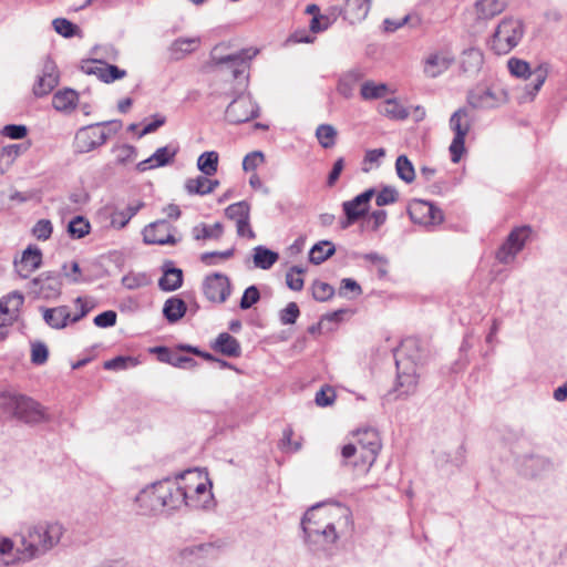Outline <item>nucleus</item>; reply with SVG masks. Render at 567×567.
I'll return each instance as SVG.
<instances>
[{"mask_svg": "<svg viewBox=\"0 0 567 567\" xmlns=\"http://www.w3.org/2000/svg\"><path fill=\"white\" fill-rule=\"evenodd\" d=\"M303 540L317 555L330 556L333 545L352 529L351 512L340 504H317L301 519Z\"/></svg>", "mask_w": 567, "mask_h": 567, "instance_id": "nucleus-1", "label": "nucleus"}, {"mask_svg": "<svg viewBox=\"0 0 567 567\" xmlns=\"http://www.w3.org/2000/svg\"><path fill=\"white\" fill-rule=\"evenodd\" d=\"M63 533L64 528L58 522L31 526L21 538L20 559L31 560L47 554L60 543Z\"/></svg>", "mask_w": 567, "mask_h": 567, "instance_id": "nucleus-2", "label": "nucleus"}, {"mask_svg": "<svg viewBox=\"0 0 567 567\" xmlns=\"http://www.w3.org/2000/svg\"><path fill=\"white\" fill-rule=\"evenodd\" d=\"M358 436V445L349 443L342 446L341 456L344 464L351 461L353 467H362L365 472L374 464L377 456L382 447L381 439L377 430L363 429L355 434Z\"/></svg>", "mask_w": 567, "mask_h": 567, "instance_id": "nucleus-3", "label": "nucleus"}, {"mask_svg": "<svg viewBox=\"0 0 567 567\" xmlns=\"http://www.w3.org/2000/svg\"><path fill=\"white\" fill-rule=\"evenodd\" d=\"M417 349V340L408 338L394 351L396 367V382L394 392L396 398L413 394L417 386L416 359L419 357L408 354L409 351Z\"/></svg>", "mask_w": 567, "mask_h": 567, "instance_id": "nucleus-4", "label": "nucleus"}, {"mask_svg": "<svg viewBox=\"0 0 567 567\" xmlns=\"http://www.w3.org/2000/svg\"><path fill=\"white\" fill-rule=\"evenodd\" d=\"M122 127L118 120L105 121L80 128L75 134L74 147L78 153H89L102 146Z\"/></svg>", "mask_w": 567, "mask_h": 567, "instance_id": "nucleus-5", "label": "nucleus"}, {"mask_svg": "<svg viewBox=\"0 0 567 567\" xmlns=\"http://www.w3.org/2000/svg\"><path fill=\"white\" fill-rule=\"evenodd\" d=\"M224 44H217L210 52V62L220 71H229L234 79H238L246 71L247 61L251 60L257 50L241 49L231 53H224Z\"/></svg>", "mask_w": 567, "mask_h": 567, "instance_id": "nucleus-6", "label": "nucleus"}, {"mask_svg": "<svg viewBox=\"0 0 567 567\" xmlns=\"http://www.w3.org/2000/svg\"><path fill=\"white\" fill-rule=\"evenodd\" d=\"M523 23L520 20L505 18L496 28L491 47L496 54H506L512 51L523 38Z\"/></svg>", "mask_w": 567, "mask_h": 567, "instance_id": "nucleus-7", "label": "nucleus"}, {"mask_svg": "<svg viewBox=\"0 0 567 567\" xmlns=\"http://www.w3.org/2000/svg\"><path fill=\"white\" fill-rule=\"evenodd\" d=\"M189 486H181L176 480L159 481V494L163 496L164 509H177L182 505L198 507L199 503L194 502V496L189 492Z\"/></svg>", "mask_w": 567, "mask_h": 567, "instance_id": "nucleus-8", "label": "nucleus"}, {"mask_svg": "<svg viewBox=\"0 0 567 567\" xmlns=\"http://www.w3.org/2000/svg\"><path fill=\"white\" fill-rule=\"evenodd\" d=\"M450 128L454 132V138L450 145L451 159L453 163H458L465 151V137L471 128L466 109L461 107L451 115Z\"/></svg>", "mask_w": 567, "mask_h": 567, "instance_id": "nucleus-9", "label": "nucleus"}, {"mask_svg": "<svg viewBox=\"0 0 567 567\" xmlns=\"http://www.w3.org/2000/svg\"><path fill=\"white\" fill-rule=\"evenodd\" d=\"M507 64L509 72L513 75L524 79L532 78V82L526 85V92L529 95V99L533 100L545 83L547 69L538 66L536 70L530 71L529 64L526 61L515 58L509 59Z\"/></svg>", "mask_w": 567, "mask_h": 567, "instance_id": "nucleus-10", "label": "nucleus"}, {"mask_svg": "<svg viewBox=\"0 0 567 567\" xmlns=\"http://www.w3.org/2000/svg\"><path fill=\"white\" fill-rule=\"evenodd\" d=\"M10 405L13 409L14 416L25 423L37 424L49 420L44 408L31 398L13 396Z\"/></svg>", "mask_w": 567, "mask_h": 567, "instance_id": "nucleus-11", "label": "nucleus"}, {"mask_svg": "<svg viewBox=\"0 0 567 567\" xmlns=\"http://www.w3.org/2000/svg\"><path fill=\"white\" fill-rule=\"evenodd\" d=\"M259 115V106L250 95L240 94L233 100L225 112L226 120L231 124H240Z\"/></svg>", "mask_w": 567, "mask_h": 567, "instance_id": "nucleus-12", "label": "nucleus"}, {"mask_svg": "<svg viewBox=\"0 0 567 567\" xmlns=\"http://www.w3.org/2000/svg\"><path fill=\"white\" fill-rule=\"evenodd\" d=\"M532 234L530 226L514 228L507 236L505 243L498 248L496 258L502 264H508L524 248L526 240Z\"/></svg>", "mask_w": 567, "mask_h": 567, "instance_id": "nucleus-13", "label": "nucleus"}, {"mask_svg": "<svg viewBox=\"0 0 567 567\" xmlns=\"http://www.w3.org/2000/svg\"><path fill=\"white\" fill-rule=\"evenodd\" d=\"M62 280L56 271H44L30 281V290L43 299H56L61 295Z\"/></svg>", "mask_w": 567, "mask_h": 567, "instance_id": "nucleus-14", "label": "nucleus"}, {"mask_svg": "<svg viewBox=\"0 0 567 567\" xmlns=\"http://www.w3.org/2000/svg\"><path fill=\"white\" fill-rule=\"evenodd\" d=\"M408 213L413 223L424 226L439 225L444 219L443 212L440 208L423 199L412 200Z\"/></svg>", "mask_w": 567, "mask_h": 567, "instance_id": "nucleus-15", "label": "nucleus"}, {"mask_svg": "<svg viewBox=\"0 0 567 567\" xmlns=\"http://www.w3.org/2000/svg\"><path fill=\"white\" fill-rule=\"evenodd\" d=\"M374 188H369L363 193L357 195L353 199L347 200L342 204L346 220L341 223V227L348 228L350 225L364 217L370 208V200L374 196Z\"/></svg>", "mask_w": 567, "mask_h": 567, "instance_id": "nucleus-16", "label": "nucleus"}, {"mask_svg": "<svg viewBox=\"0 0 567 567\" xmlns=\"http://www.w3.org/2000/svg\"><path fill=\"white\" fill-rule=\"evenodd\" d=\"M60 73L55 62L47 56L43 61L40 74L33 84L32 92L37 97L51 93L59 84Z\"/></svg>", "mask_w": 567, "mask_h": 567, "instance_id": "nucleus-17", "label": "nucleus"}, {"mask_svg": "<svg viewBox=\"0 0 567 567\" xmlns=\"http://www.w3.org/2000/svg\"><path fill=\"white\" fill-rule=\"evenodd\" d=\"M205 297L213 302L223 303L227 300L231 292L229 278L220 272L207 276L203 282Z\"/></svg>", "mask_w": 567, "mask_h": 567, "instance_id": "nucleus-18", "label": "nucleus"}, {"mask_svg": "<svg viewBox=\"0 0 567 567\" xmlns=\"http://www.w3.org/2000/svg\"><path fill=\"white\" fill-rule=\"evenodd\" d=\"M506 101L507 93L503 89L477 87L467 95V102L474 109H494Z\"/></svg>", "mask_w": 567, "mask_h": 567, "instance_id": "nucleus-19", "label": "nucleus"}, {"mask_svg": "<svg viewBox=\"0 0 567 567\" xmlns=\"http://www.w3.org/2000/svg\"><path fill=\"white\" fill-rule=\"evenodd\" d=\"M143 514H155L164 509L163 496L159 494V481L142 489L135 497Z\"/></svg>", "mask_w": 567, "mask_h": 567, "instance_id": "nucleus-20", "label": "nucleus"}, {"mask_svg": "<svg viewBox=\"0 0 567 567\" xmlns=\"http://www.w3.org/2000/svg\"><path fill=\"white\" fill-rule=\"evenodd\" d=\"M169 230L171 225L165 219L156 220L143 229V240L148 245H175L177 240Z\"/></svg>", "mask_w": 567, "mask_h": 567, "instance_id": "nucleus-21", "label": "nucleus"}, {"mask_svg": "<svg viewBox=\"0 0 567 567\" xmlns=\"http://www.w3.org/2000/svg\"><path fill=\"white\" fill-rule=\"evenodd\" d=\"M23 301V296L18 291L10 292L0 299V328L13 323Z\"/></svg>", "mask_w": 567, "mask_h": 567, "instance_id": "nucleus-22", "label": "nucleus"}, {"mask_svg": "<svg viewBox=\"0 0 567 567\" xmlns=\"http://www.w3.org/2000/svg\"><path fill=\"white\" fill-rule=\"evenodd\" d=\"M177 152L178 148L173 147L171 145L159 147L155 151V153L152 156L140 162L136 165V168L140 172H145L151 168L165 166L174 159Z\"/></svg>", "mask_w": 567, "mask_h": 567, "instance_id": "nucleus-23", "label": "nucleus"}, {"mask_svg": "<svg viewBox=\"0 0 567 567\" xmlns=\"http://www.w3.org/2000/svg\"><path fill=\"white\" fill-rule=\"evenodd\" d=\"M200 43L198 37L195 38H177L167 48V58L169 61L183 60L187 54L194 52Z\"/></svg>", "mask_w": 567, "mask_h": 567, "instance_id": "nucleus-24", "label": "nucleus"}, {"mask_svg": "<svg viewBox=\"0 0 567 567\" xmlns=\"http://www.w3.org/2000/svg\"><path fill=\"white\" fill-rule=\"evenodd\" d=\"M163 276L158 280V287L163 291H175L183 285V271L173 266V261L163 264Z\"/></svg>", "mask_w": 567, "mask_h": 567, "instance_id": "nucleus-25", "label": "nucleus"}, {"mask_svg": "<svg viewBox=\"0 0 567 567\" xmlns=\"http://www.w3.org/2000/svg\"><path fill=\"white\" fill-rule=\"evenodd\" d=\"M522 472L526 476L535 477L551 467L550 461L542 455L529 454L522 458Z\"/></svg>", "mask_w": 567, "mask_h": 567, "instance_id": "nucleus-26", "label": "nucleus"}, {"mask_svg": "<svg viewBox=\"0 0 567 567\" xmlns=\"http://www.w3.org/2000/svg\"><path fill=\"white\" fill-rule=\"evenodd\" d=\"M21 269L18 270L22 278H28L30 272L39 269L42 265V251L38 247L29 246L22 252Z\"/></svg>", "mask_w": 567, "mask_h": 567, "instance_id": "nucleus-27", "label": "nucleus"}, {"mask_svg": "<svg viewBox=\"0 0 567 567\" xmlns=\"http://www.w3.org/2000/svg\"><path fill=\"white\" fill-rule=\"evenodd\" d=\"M363 72L355 68L342 73L339 78L337 91L346 99L353 96L355 85L363 79Z\"/></svg>", "mask_w": 567, "mask_h": 567, "instance_id": "nucleus-28", "label": "nucleus"}, {"mask_svg": "<svg viewBox=\"0 0 567 567\" xmlns=\"http://www.w3.org/2000/svg\"><path fill=\"white\" fill-rule=\"evenodd\" d=\"M370 10V0H346L343 18L351 24L365 19Z\"/></svg>", "mask_w": 567, "mask_h": 567, "instance_id": "nucleus-29", "label": "nucleus"}, {"mask_svg": "<svg viewBox=\"0 0 567 567\" xmlns=\"http://www.w3.org/2000/svg\"><path fill=\"white\" fill-rule=\"evenodd\" d=\"M43 320L52 329H63L66 327L71 318V313L66 306L55 308H42Z\"/></svg>", "mask_w": 567, "mask_h": 567, "instance_id": "nucleus-30", "label": "nucleus"}, {"mask_svg": "<svg viewBox=\"0 0 567 567\" xmlns=\"http://www.w3.org/2000/svg\"><path fill=\"white\" fill-rule=\"evenodd\" d=\"M213 349L230 358H238L241 354L240 343L227 332L218 334L213 344Z\"/></svg>", "mask_w": 567, "mask_h": 567, "instance_id": "nucleus-31", "label": "nucleus"}, {"mask_svg": "<svg viewBox=\"0 0 567 567\" xmlns=\"http://www.w3.org/2000/svg\"><path fill=\"white\" fill-rule=\"evenodd\" d=\"M219 186V181L209 179L206 175L197 176L196 178H188L185 182V189L188 194L193 195H208Z\"/></svg>", "mask_w": 567, "mask_h": 567, "instance_id": "nucleus-32", "label": "nucleus"}, {"mask_svg": "<svg viewBox=\"0 0 567 567\" xmlns=\"http://www.w3.org/2000/svg\"><path fill=\"white\" fill-rule=\"evenodd\" d=\"M449 56V54L442 52L431 53L425 60L424 72L430 78H436L452 64L453 59Z\"/></svg>", "mask_w": 567, "mask_h": 567, "instance_id": "nucleus-33", "label": "nucleus"}, {"mask_svg": "<svg viewBox=\"0 0 567 567\" xmlns=\"http://www.w3.org/2000/svg\"><path fill=\"white\" fill-rule=\"evenodd\" d=\"M187 311L186 302L178 297L168 298L163 307V316L169 323L181 320Z\"/></svg>", "mask_w": 567, "mask_h": 567, "instance_id": "nucleus-34", "label": "nucleus"}, {"mask_svg": "<svg viewBox=\"0 0 567 567\" xmlns=\"http://www.w3.org/2000/svg\"><path fill=\"white\" fill-rule=\"evenodd\" d=\"M79 100L78 92L72 89H64L54 93L52 105L56 111L70 112L75 109Z\"/></svg>", "mask_w": 567, "mask_h": 567, "instance_id": "nucleus-35", "label": "nucleus"}, {"mask_svg": "<svg viewBox=\"0 0 567 567\" xmlns=\"http://www.w3.org/2000/svg\"><path fill=\"white\" fill-rule=\"evenodd\" d=\"M506 6L507 0H477L475 3L478 18L486 20L502 13Z\"/></svg>", "mask_w": 567, "mask_h": 567, "instance_id": "nucleus-36", "label": "nucleus"}, {"mask_svg": "<svg viewBox=\"0 0 567 567\" xmlns=\"http://www.w3.org/2000/svg\"><path fill=\"white\" fill-rule=\"evenodd\" d=\"M89 74H95L104 83H112L126 75V71L120 69L114 64H105L102 66L89 68L86 70Z\"/></svg>", "mask_w": 567, "mask_h": 567, "instance_id": "nucleus-37", "label": "nucleus"}, {"mask_svg": "<svg viewBox=\"0 0 567 567\" xmlns=\"http://www.w3.org/2000/svg\"><path fill=\"white\" fill-rule=\"evenodd\" d=\"M336 252L334 245L329 240H320L315 244L309 251V261L313 265H320Z\"/></svg>", "mask_w": 567, "mask_h": 567, "instance_id": "nucleus-38", "label": "nucleus"}, {"mask_svg": "<svg viewBox=\"0 0 567 567\" xmlns=\"http://www.w3.org/2000/svg\"><path fill=\"white\" fill-rule=\"evenodd\" d=\"M483 64V53L478 49H467L462 53L461 68L464 73H476Z\"/></svg>", "mask_w": 567, "mask_h": 567, "instance_id": "nucleus-39", "label": "nucleus"}, {"mask_svg": "<svg viewBox=\"0 0 567 567\" xmlns=\"http://www.w3.org/2000/svg\"><path fill=\"white\" fill-rule=\"evenodd\" d=\"M279 259L278 252L270 250L264 246L254 248V264L257 268L270 269Z\"/></svg>", "mask_w": 567, "mask_h": 567, "instance_id": "nucleus-40", "label": "nucleus"}, {"mask_svg": "<svg viewBox=\"0 0 567 567\" xmlns=\"http://www.w3.org/2000/svg\"><path fill=\"white\" fill-rule=\"evenodd\" d=\"M224 226L221 223H215L209 226L204 223L196 225L193 227L192 234L194 239H219L223 236Z\"/></svg>", "mask_w": 567, "mask_h": 567, "instance_id": "nucleus-41", "label": "nucleus"}, {"mask_svg": "<svg viewBox=\"0 0 567 567\" xmlns=\"http://www.w3.org/2000/svg\"><path fill=\"white\" fill-rule=\"evenodd\" d=\"M207 484L209 486H212V483L206 477V482H199L196 485H193L190 483H186L184 485V486H189L190 487L189 492L194 496V502L200 504V506H198L197 508H200V507L206 508L208 506V503L213 498V494L209 491V488L207 487Z\"/></svg>", "mask_w": 567, "mask_h": 567, "instance_id": "nucleus-42", "label": "nucleus"}, {"mask_svg": "<svg viewBox=\"0 0 567 567\" xmlns=\"http://www.w3.org/2000/svg\"><path fill=\"white\" fill-rule=\"evenodd\" d=\"M218 159L219 156L217 152H204L197 159V167L204 175L212 176L218 169Z\"/></svg>", "mask_w": 567, "mask_h": 567, "instance_id": "nucleus-43", "label": "nucleus"}, {"mask_svg": "<svg viewBox=\"0 0 567 567\" xmlns=\"http://www.w3.org/2000/svg\"><path fill=\"white\" fill-rule=\"evenodd\" d=\"M338 132L331 124H320L316 128V137L323 148H332L337 142Z\"/></svg>", "mask_w": 567, "mask_h": 567, "instance_id": "nucleus-44", "label": "nucleus"}, {"mask_svg": "<svg viewBox=\"0 0 567 567\" xmlns=\"http://www.w3.org/2000/svg\"><path fill=\"white\" fill-rule=\"evenodd\" d=\"M388 93V86L384 83H375L373 81H367L362 83L360 95L363 100H377L382 99Z\"/></svg>", "mask_w": 567, "mask_h": 567, "instance_id": "nucleus-45", "label": "nucleus"}, {"mask_svg": "<svg viewBox=\"0 0 567 567\" xmlns=\"http://www.w3.org/2000/svg\"><path fill=\"white\" fill-rule=\"evenodd\" d=\"M225 216L235 223L250 218V205L246 200L231 204L225 209Z\"/></svg>", "mask_w": 567, "mask_h": 567, "instance_id": "nucleus-46", "label": "nucleus"}, {"mask_svg": "<svg viewBox=\"0 0 567 567\" xmlns=\"http://www.w3.org/2000/svg\"><path fill=\"white\" fill-rule=\"evenodd\" d=\"M395 171L398 176L410 184L415 178V171L411 161L405 155H399L395 161Z\"/></svg>", "mask_w": 567, "mask_h": 567, "instance_id": "nucleus-47", "label": "nucleus"}, {"mask_svg": "<svg viewBox=\"0 0 567 567\" xmlns=\"http://www.w3.org/2000/svg\"><path fill=\"white\" fill-rule=\"evenodd\" d=\"M91 225L83 216H75L68 225V233L73 239H81L90 233Z\"/></svg>", "mask_w": 567, "mask_h": 567, "instance_id": "nucleus-48", "label": "nucleus"}, {"mask_svg": "<svg viewBox=\"0 0 567 567\" xmlns=\"http://www.w3.org/2000/svg\"><path fill=\"white\" fill-rule=\"evenodd\" d=\"M381 113L393 120H404L410 113L395 100H388L381 109Z\"/></svg>", "mask_w": 567, "mask_h": 567, "instance_id": "nucleus-49", "label": "nucleus"}, {"mask_svg": "<svg viewBox=\"0 0 567 567\" xmlns=\"http://www.w3.org/2000/svg\"><path fill=\"white\" fill-rule=\"evenodd\" d=\"M56 33L64 38H72L80 31L79 27L64 18H56L52 21Z\"/></svg>", "mask_w": 567, "mask_h": 567, "instance_id": "nucleus-50", "label": "nucleus"}, {"mask_svg": "<svg viewBox=\"0 0 567 567\" xmlns=\"http://www.w3.org/2000/svg\"><path fill=\"white\" fill-rule=\"evenodd\" d=\"M334 288L323 281L316 280L312 285V296L317 301L324 302L332 298Z\"/></svg>", "mask_w": 567, "mask_h": 567, "instance_id": "nucleus-51", "label": "nucleus"}, {"mask_svg": "<svg viewBox=\"0 0 567 567\" xmlns=\"http://www.w3.org/2000/svg\"><path fill=\"white\" fill-rule=\"evenodd\" d=\"M138 361L133 357L118 355L104 362L105 370H124L137 365Z\"/></svg>", "mask_w": 567, "mask_h": 567, "instance_id": "nucleus-52", "label": "nucleus"}, {"mask_svg": "<svg viewBox=\"0 0 567 567\" xmlns=\"http://www.w3.org/2000/svg\"><path fill=\"white\" fill-rule=\"evenodd\" d=\"M399 199L398 190L392 186H384L375 197V204L379 207L390 205L395 203Z\"/></svg>", "mask_w": 567, "mask_h": 567, "instance_id": "nucleus-53", "label": "nucleus"}, {"mask_svg": "<svg viewBox=\"0 0 567 567\" xmlns=\"http://www.w3.org/2000/svg\"><path fill=\"white\" fill-rule=\"evenodd\" d=\"M302 272V268L293 266L286 274V284L291 290L300 291L303 288V279L300 277Z\"/></svg>", "mask_w": 567, "mask_h": 567, "instance_id": "nucleus-54", "label": "nucleus"}, {"mask_svg": "<svg viewBox=\"0 0 567 567\" xmlns=\"http://www.w3.org/2000/svg\"><path fill=\"white\" fill-rule=\"evenodd\" d=\"M260 299V292L256 286H249L243 293V297L239 302V307L243 310H247L251 308L255 303H257Z\"/></svg>", "mask_w": 567, "mask_h": 567, "instance_id": "nucleus-55", "label": "nucleus"}, {"mask_svg": "<svg viewBox=\"0 0 567 567\" xmlns=\"http://www.w3.org/2000/svg\"><path fill=\"white\" fill-rule=\"evenodd\" d=\"M53 231L52 223L49 219H40L32 228L33 236L39 240H47Z\"/></svg>", "mask_w": 567, "mask_h": 567, "instance_id": "nucleus-56", "label": "nucleus"}, {"mask_svg": "<svg viewBox=\"0 0 567 567\" xmlns=\"http://www.w3.org/2000/svg\"><path fill=\"white\" fill-rule=\"evenodd\" d=\"M49 350L48 347L40 341L32 343L31 362L37 365L44 364L48 361Z\"/></svg>", "mask_w": 567, "mask_h": 567, "instance_id": "nucleus-57", "label": "nucleus"}, {"mask_svg": "<svg viewBox=\"0 0 567 567\" xmlns=\"http://www.w3.org/2000/svg\"><path fill=\"white\" fill-rule=\"evenodd\" d=\"M265 156L262 152L255 151L247 154L243 159V169L245 172L255 171L261 163H264Z\"/></svg>", "mask_w": 567, "mask_h": 567, "instance_id": "nucleus-58", "label": "nucleus"}, {"mask_svg": "<svg viewBox=\"0 0 567 567\" xmlns=\"http://www.w3.org/2000/svg\"><path fill=\"white\" fill-rule=\"evenodd\" d=\"M300 315L299 307L296 302H289L285 309L280 311V321L282 324H292Z\"/></svg>", "mask_w": 567, "mask_h": 567, "instance_id": "nucleus-59", "label": "nucleus"}, {"mask_svg": "<svg viewBox=\"0 0 567 567\" xmlns=\"http://www.w3.org/2000/svg\"><path fill=\"white\" fill-rule=\"evenodd\" d=\"M114 152H116V161L120 164L132 162L136 156V148L128 144L115 147Z\"/></svg>", "mask_w": 567, "mask_h": 567, "instance_id": "nucleus-60", "label": "nucleus"}, {"mask_svg": "<svg viewBox=\"0 0 567 567\" xmlns=\"http://www.w3.org/2000/svg\"><path fill=\"white\" fill-rule=\"evenodd\" d=\"M212 548L210 544H199L184 547L179 555L183 559H192L193 557L199 558L202 554Z\"/></svg>", "mask_w": 567, "mask_h": 567, "instance_id": "nucleus-61", "label": "nucleus"}, {"mask_svg": "<svg viewBox=\"0 0 567 567\" xmlns=\"http://www.w3.org/2000/svg\"><path fill=\"white\" fill-rule=\"evenodd\" d=\"M117 315L113 310H106L94 318V324L100 328H110L116 323Z\"/></svg>", "mask_w": 567, "mask_h": 567, "instance_id": "nucleus-62", "label": "nucleus"}, {"mask_svg": "<svg viewBox=\"0 0 567 567\" xmlns=\"http://www.w3.org/2000/svg\"><path fill=\"white\" fill-rule=\"evenodd\" d=\"M234 251H235L234 248H230V249H227L225 251H208V252H204L200 256V260L204 264H206L208 266H212V265L216 264V258L229 259L230 257H233Z\"/></svg>", "mask_w": 567, "mask_h": 567, "instance_id": "nucleus-63", "label": "nucleus"}, {"mask_svg": "<svg viewBox=\"0 0 567 567\" xmlns=\"http://www.w3.org/2000/svg\"><path fill=\"white\" fill-rule=\"evenodd\" d=\"M2 134L12 140H21L27 136L28 128L25 125L8 124L2 128Z\"/></svg>", "mask_w": 567, "mask_h": 567, "instance_id": "nucleus-64", "label": "nucleus"}]
</instances>
